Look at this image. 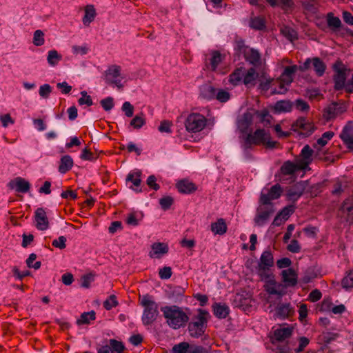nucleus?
<instances>
[{
  "label": "nucleus",
  "instance_id": "nucleus-37",
  "mask_svg": "<svg viewBox=\"0 0 353 353\" xmlns=\"http://www.w3.org/2000/svg\"><path fill=\"white\" fill-rule=\"evenodd\" d=\"M293 310L290 303L279 305L276 309L277 315L282 319L290 316Z\"/></svg>",
  "mask_w": 353,
  "mask_h": 353
},
{
  "label": "nucleus",
  "instance_id": "nucleus-21",
  "mask_svg": "<svg viewBox=\"0 0 353 353\" xmlns=\"http://www.w3.org/2000/svg\"><path fill=\"white\" fill-rule=\"evenodd\" d=\"M340 137L347 148L353 150V125L351 124L346 125L343 128Z\"/></svg>",
  "mask_w": 353,
  "mask_h": 353
},
{
  "label": "nucleus",
  "instance_id": "nucleus-32",
  "mask_svg": "<svg viewBox=\"0 0 353 353\" xmlns=\"http://www.w3.org/2000/svg\"><path fill=\"white\" fill-rule=\"evenodd\" d=\"M250 26L252 29L262 30L266 27L265 19L262 16H253L250 18Z\"/></svg>",
  "mask_w": 353,
  "mask_h": 353
},
{
  "label": "nucleus",
  "instance_id": "nucleus-23",
  "mask_svg": "<svg viewBox=\"0 0 353 353\" xmlns=\"http://www.w3.org/2000/svg\"><path fill=\"white\" fill-rule=\"evenodd\" d=\"M176 188L182 194H191L196 190V185L186 179L179 181L176 183Z\"/></svg>",
  "mask_w": 353,
  "mask_h": 353
},
{
  "label": "nucleus",
  "instance_id": "nucleus-40",
  "mask_svg": "<svg viewBox=\"0 0 353 353\" xmlns=\"http://www.w3.org/2000/svg\"><path fill=\"white\" fill-rule=\"evenodd\" d=\"M341 109V107L339 105L332 103L326 109L325 117L327 119H333L342 112Z\"/></svg>",
  "mask_w": 353,
  "mask_h": 353
},
{
  "label": "nucleus",
  "instance_id": "nucleus-56",
  "mask_svg": "<svg viewBox=\"0 0 353 353\" xmlns=\"http://www.w3.org/2000/svg\"><path fill=\"white\" fill-rule=\"evenodd\" d=\"M294 209L295 208L294 205H291L286 206L282 209L279 214L282 217L283 219H284V221H286L294 213Z\"/></svg>",
  "mask_w": 353,
  "mask_h": 353
},
{
  "label": "nucleus",
  "instance_id": "nucleus-60",
  "mask_svg": "<svg viewBox=\"0 0 353 353\" xmlns=\"http://www.w3.org/2000/svg\"><path fill=\"white\" fill-rule=\"evenodd\" d=\"M294 106L296 110L302 112H307L310 110L308 103L302 99H296L294 101Z\"/></svg>",
  "mask_w": 353,
  "mask_h": 353
},
{
  "label": "nucleus",
  "instance_id": "nucleus-18",
  "mask_svg": "<svg viewBox=\"0 0 353 353\" xmlns=\"http://www.w3.org/2000/svg\"><path fill=\"white\" fill-rule=\"evenodd\" d=\"M281 279L285 284V287H293L297 284V274L292 268L283 270L281 272Z\"/></svg>",
  "mask_w": 353,
  "mask_h": 353
},
{
  "label": "nucleus",
  "instance_id": "nucleus-8",
  "mask_svg": "<svg viewBox=\"0 0 353 353\" xmlns=\"http://www.w3.org/2000/svg\"><path fill=\"white\" fill-rule=\"evenodd\" d=\"M311 66L313 67V69L317 76L321 77L325 73L326 65L319 57L307 59L302 65H299V68L300 71L305 72L309 70Z\"/></svg>",
  "mask_w": 353,
  "mask_h": 353
},
{
  "label": "nucleus",
  "instance_id": "nucleus-2",
  "mask_svg": "<svg viewBox=\"0 0 353 353\" xmlns=\"http://www.w3.org/2000/svg\"><path fill=\"white\" fill-rule=\"evenodd\" d=\"M276 141L270 140V134L263 129H257L253 133H248L243 144L244 149L250 148L252 145H265L267 148H274L277 145Z\"/></svg>",
  "mask_w": 353,
  "mask_h": 353
},
{
  "label": "nucleus",
  "instance_id": "nucleus-17",
  "mask_svg": "<svg viewBox=\"0 0 353 353\" xmlns=\"http://www.w3.org/2000/svg\"><path fill=\"white\" fill-rule=\"evenodd\" d=\"M169 248L166 243L156 242L152 244L151 251L149 252L150 258L160 259L168 252Z\"/></svg>",
  "mask_w": 353,
  "mask_h": 353
},
{
  "label": "nucleus",
  "instance_id": "nucleus-33",
  "mask_svg": "<svg viewBox=\"0 0 353 353\" xmlns=\"http://www.w3.org/2000/svg\"><path fill=\"white\" fill-rule=\"evenodd\" d=\"M254 115L259 121L265 127H268L272 124V117L267 110L256 111Z\"/></svg>",
  "mask_w": 353,
  "mask_h": 353
},
{
  "label": "nucleus",
  "instance_id": "nucleus-61",
  "mask_svg": "<svg viewBox=\"0 0 353 353\" xmlns=\"http://www.w3.org/2000/svg\"><path fill=\"white\" fill-rule=\"evenodd\" d=\"M122 110L124 112L125 115L128 117H132L134 114V107L133 105L128 101H125L123 103L122 108Z\"/></svg>",
  "mask_w": 353,
  "mask_h": 353
},
{
  "label": "nucleus",
  "instance_id": "nucleus-63",
  "mask_svg": "<svg viewBox=\"0 0 353 353\" xmlns=\"http://www.w3.org/2000/svg\"><path fill=\"white\" fill-rule=\"evenodd\" d=\"M172 274V269L170 267H163L159 270V275L161 279H168Z\"/></svg>",
  "mask_w": 353,
  "mask_h": 353
},
{
  "label": "nucleus",
  "instance_id": "nucleus-9",
  "mask_svg": "<svg viewBox=\"0 0 353 353\" xmlns=\"http://www.w3.org/2000/svg\"><path fill=\"white\" fill-rule=\"evenodd\" d=\"M282 191L281 186L279 183L274 185L270 189L264 188L261 193L260 203L272 205L271 201L279 198Z\"/></svg>",
  "mask_w": 353,
  "mask_h": 353
},
{
  "label": "nucleus",
  "instance_id": "nucleus-7",
  "mask_svg": "<svg viewBox=\"0 0 353 353\" xmlns=\"http://www.w3.org/2000/svg\"><path fill=\"white\" fill-rule=\"evenodd\" d=\"M334 134L333 132L327 131L322 134L321 137L317 139L315 143L313 144V148L316 150L315 157L316 158L324 161H329L330 160V157L325 156L326 152L323 150V147L332 139Z\"/></svg>",
  "mask_w": 353,
  "mask_h": 353
},
{
  "label": "nucleus",
  "instance_id": "nucleus-51",
  "mask_svg": "<svg viewBox=\"0 0 353 353\" xmlns=\"http://www.w3.org/2000/svg\"><path fill=\"white\" fill-rule=\"evenodd\" d=\"M109 347H111V350L113 351V352H116L117 353H122L125 350L123 344L115 339L110 340Z\"/></svg>",
  "mask_w": 353,
  "mask_h": 353
},
{
  "label": "nucleus",
  "instance_id": "nucleus-39",
  "mask_svg": "<svg viewBox=\"0 0 353 353\" xmlns=\"http://www.w3.org/2000/svg\"><path fill=\"white\" fill-rule=\"evenodd\" d=\"M244 72L242 68L236 69L230 76H229V82L233 85H236L243 79Z\"/></svg>",
  "mask_w": 353,
  "mask_h": 353
},
{
  "label": "nucleus",
  "instance_id": "nucleus-55",
  "mask_svg": "<svg viewBox=\"0 0 353 353\" xmlns=\"http://www.w3.org/2000/svg\"><path fill=\"white\" fill-rule=\"evenodd\" d=\"M81 97L78 100V103L80 105H87L88 106H90L93 104L91 97L88 95L85 91H81Z\"/></svg>",
  "mask_w": 353,
  "mask_h": 353
},
{
  "label": "nucleus",
  "instance_id": "nucleus-12",
  "mask_svg": "<svg viewBox=\"0 0 353 353\" xmlns=\"http://www.w3.org/2000/svg\"><path fill=\"white\" fill-rule=\"evenodd\" d=\"M264 285L265 291L270 294L283 296L285 294L284 286L281 283H277L274 279L269 277Z\"/></svg>",
  "mask_w": 353,
  "mask_h": 353
},
{
  "label": "nucleus",
  "instance_id": "nucleus-29",
  "mask_svg": "<svg viewBox=\"0 0 353 353\" xmlns=\"http://www.w3.org/2000/svg\"><path fill=\"white\" fill-rule=\"evenodd\" d=\"M245 59L254 65L261 64V54L258 50L254 49H248L245 52Z\"/></svg>",
  "mask_w": 353,
  "mask_h": 353
},
{
  "label": "nucleus",
  "instance_id": "nucleus-59",
  "mask_svg": "<svg viewBox=\"0 0 353 353\" xmlns=\"http://www.w3.org/2000/svg\"><path fill=\"white\" fill-rule=\"evenodd\" d=\"M36 259L37 255L35 254L32 253L29 255V257L26 260V264L28 268H32L35 270H38L40 268L41 264L40 261H37L36 263H34V264H32V263L35 261Z\"/></svg>",
  "mask_w": 353,
  "mask_h": 353
},
{
  "label": "nucleus",
  "instance_id": "nucleus-58",
  "mask_svg": "<svg viewBox=\"0 0 353 353\" xmlns=\"http://www.w3.org/2000/svg\"><path fill=\"white\" fill-rule=\"evenodd\" d=\"M118 305V302L117 301V297L115 295H110L108 299H107L103 302V307L107 310H110L112 307H116Z\"/></svg>",
  "mask_w": 353,
  "mask_h": 353
},
{
  "label": "nucleus",
  "instance_id": "nucleus-27",
  "mask_svg": "<svg viewBox=\"0 0 353 353\" xmlns=\"http://www.w3.org/2000/svg\"><path fill=\"white\" fill-rule=\"evenodd\" d=\"M259 77V74L253 68H250L246 73L244 72L243 82L246 86H254Z\"/></svg>",
  "mask_w": 353,
  "mask_h": 353
},
{
  "label": "nucleus",
  "instance_id": "nucleus-38",
  "mask_svg": "<svg viewBox=\"0 0 353 353\" xmlns=\"http://www.w3.org/2000/svg\"><path fill=\"white\" fill-rule=\"evenodd\" d=\"M96 11L93 6L88 5L85 9V15L83 18L84 25L88 26L94 19Z\"/></svg>",
  "mask_w": 353,
  "mask_h": 353
},
{
  "label": "nucleus",
  "instance_id": "nucleus-15",
  "mask_svg": "<svg viewBox=\"0 0 353 353\" xmlns=\"http://www.w3.org/2000/svg\"><path fill=\"white\" fill-rule=\"evenodd\" d=\"M314 151L308 145H305L300 154L299 158L296 160L300 169L304 170L312 162V157Z\"/></svg>",
  "mask_w": 353,
  "mask_h": 353
},
{
  "label": "nucleus",
  "instance_id": "nucleus-19",
  "mask_svg": "<svg viewBox=\"0 0 353 353\" xmlns=\"http://www.w3.org/2000/svg\"><path fill=\"white\" fill-rule=\"evenodd\" d=\"M305 185L303 182H299L290 187L286 194L287 199L291 201H296L303 193Z\"/></svg>",
  "mask_w": 353,
  "mask_h": 353
},
{
  "label": "nucleus",
  "instance_id": "nucleus-1",
  "mask_svg": "<svg viewBox=\"0 0 353 353\" xmlns=\"http://www.w3.org/2000/svg\"><path fill=\"white\" fill-rule=\"evenodd\" d=\"M166 323L172 329L184 327L189 316L183 310L177 305L164 306L161 308Z\"/></svg>",
  "mask_w": 353,
  "mask_h": 353
},
{
  "label": "nucleus",
  "instance_id": "nucleus-28",
  "mask_svg": "<svg viewBox=\"0 0 353 353\" xmlns=\"http://www.w3.org/2000/svg\"><path fill=\"white\" fill-rule=\"evenodd\" d=\"M227 230L226 223L222 218L211 223V230L214 234L223 235L227 232Z\"/></svg>",
  "mask_w": 353,
  "mask_h": 353
},
{
  "label": "nucleus",
  "instance_id": "nucleus-20",
  "mask_svg": "<svg viewBox=\"0 0 353 353\" xmlns=\"http://www.w3.org/2000/svg\"><path fill=\"white\" fill-rule=\"evenodd\" d=\"M223 59L224 56L219 51L213 50L210 53V57L206 59L205 66L207 68L215 71Z\"/></svg>",
  "mask_w": 353,
  "mask_h": 353
},
{
  "label": "nucleus",
  "instance_id": "nucleus-25",
  "mask_svg": "<svg viewBox=\"0 0 353 353\" xmlns=\"http://www.w3.org/2000/svg\"><path fill=\"white\" fill-rule=\"evenodd\" d=\"M121 68L119 65H110L105 71V81L109 83L115 79H118L121 76Z\"/></svg>",
  "mask_w": 353,
  "mask_h": 353
},
{
  "label": "nucleus",
  "instance_id": "nucleus-4",
  "mask_svg": "<svg viewBox=\"0 0 353 353\" xmlns=\"http://www.w3.org/2000/svg\"><path fill=\"white\" fill-rule=\"evenodd\" d=\"M206 118L199 113H191L185 119V126L188 132H198L206 125Z\"/></svg>",
  "mask_w": 353,
  "mask_h": 353
},
{
  "label": "nucleus",
  "instance_id": "nucleus-35",
  "mask_svg": "<svg viewBox=\"0 0 353 353\" xmlns=\"http://www.w3.org/2000/svg\"><path fill=\"white\" fill-rule=\"evenodd\" d=\"M73 165V160L69 155H65L61 157L59 166V171L61 174H65L69 171Z\"/></svg>",
  "mask_w": 353,
  "mask_h": 353
},
{
  "label": "nucleus",
  "instance_id": "nucleus-41",
  "mask_svg": "<svg viewBox=\"0 0 353 353\" xmlns=\"http://www.w3.org/2000/svg\"><path fill=\"white\" fill-rule=\"evenodd\" d=\"M61 59L62 56L57 50H52L48 52L47 61L51 66L57 65Z\"/></svg>",
  "mask_w": 353,
  "mask_h": 353
},
{
  "label": "nucleus",
  "instance_id": "nucleus-48",
  "mask_svg": "<svg viewBox=\"0 0 353 353\" xmlns=\"http://www.w3.org/2000/svg\"><path fill=\"white\" fill-rule=\"evenodd\" d=\"M190 345L187 342H181L174 345L172 347L174 353H188Z\"/></svg>",
  "mask_w": 353,
  "mask_h": 353
},
{
  "label": "nucleus",
  "instance_id": "nucleus-16",
  "mask_svg": "<svg viewBox=\"0 0 353 353\" xmlns=\"http://www.w3.org/2000/svg\"><path fill=\"white\" fill-rule=\"evenodd\" d=\"M8 186L12 190L14 189L18 192L26 193L30 190V183L23 178L17 177L11 180Z\"/></svg>",
  "mask_w": 353,
  "mask_h": 353
},
{
  "label": "nucleus",
  "instance_id": "nucleus-24",
  "mask_svg": "<svg viewBox=\"0 0 353 353\" xmlns=\"http://www.w3.org/2000/svg\"><path fill=\"white\" fill-rule=\"evenodd\" d=\"M346 79V70L345 69H339L336 70L334 77V88L337 90L345 88V81Z\"/></svg>",
  "mask_w": 353,
  "mask_h": 353
},
{
  "label": "nucleus",
  "instance_id": "nucleus-62",
  "mask_svg": "<svg viewBox=\"0 0 353 353\" xmlns=\"http://www.w3.org/2000/svg\"><path fill=\"white\" fill-rule=\"evenodd\" d=\"M172 125V123L168 120H164L161 122L160 125L158 128V130L161 132H171V126Z\"/></svg>",
  "mask_w": 353,
  "mask_h": 353
},
{
  "label": "nucleus",
  "instance_id": "nucleus-26",
  "mask_svg": "<svg viewBox=\"0 0 353 353\" xmlns=\"http://www.w3.org/2000/svg\"><path fill=\"white\" fill-rule=\"evenodd\" d=\"M299 67L296 65L285 67L280 77L285 83H291L293 81L294 74L299 70Z\"/></svg>",
  "mask_w": 353,
  "mask_h": 353
},
{
  "label": "nucleus",
  "instance_id": "nucleus-49",
  "mask_svg": "<svg viewBox=\"0 0 353 353\" xmlns=\"http://www.w3.org/2000/svg\"><path fill=\"white\" fill-rule=\"evenodd\" d=\"M341 284L346 290L353 288V270L343 279Z\"/></svg>",
  "mask_w": 353,
  "mask_h": 353
},
{
  "label": "nucleus",
  "instance_id": "nucleus-43",
  "mask_svg": "<svg viewBox=\"0 0 353 353\" xmlns=\"http://www.w3.org/2000/svg\"><path fill=\"white\" fill-rule=\"evenodd\" d=\"M145 124L144 114L141 112L137 114L130 121V125L135 129H139Z\"/></svg>",
  "mask_w": 353,
  "mask_h": 353
},
{
  "label": "nucleus",
  "instance_id": "nucleus-53",
  "mask_svg": "<svg viewBox=\"0 0 353 353\" xmlns=\"http://www.w3.org/2000/svg\"><path fill=\"white\" fill-rule=\"evenodd\" d=\"M174 203V199L170 196H165L159 199V204L163 210H168Z\"/></svg>",
  "mask_w": 353,
  "mask_h": 353
},
{
  "label": "nucleus",
  "instance_id": "nucleus-36",
  "mask_svg": "<svg viewBox=\"0 0 353 353\" xmlns=\"http://www.w3.org/2000/svg\"><path fill=\"white\" fill-rule=\"evenodd\" d=\"M281 172L285 175H289L294 174L296 170H301L299 166V163L296 161V163L290 161H285L281 168Z\"/></svg>",
  "mask_w": 353,
  "mask_h": 353
},
{
  "label": "nucleus",
  "instance_id": "nucleus-11",
  "mask_svg": "<svg viewBox=\"0 0 353 353\" xmlns=\"http://www.w3.org/2000/svg\"><path fill=\"white\" fill-rule=\"evenodd\" d=\"M314 125L305 118L298 119L292 125V130L305 137L310 136L314 131Z\"/></svg>",
  "mask_w": 353,
  "mask_h": 353
},
{
  "label": "nucleus",
  "instance_id": "nucleus-6",
  "mask_svg": "<svg viewBox=\"0 0 353 353\" xmlns=\"http://www.w3.org/2000/svg\"><path fill=\"white\" fill-rule=\"evenodd\" d=\"M273 264L274 258L272 252L270 250L264 251L260 257V261L257 268L258 274L262 280L269 277L268 271Z\"/></svg>",
  "mask_w": 353,
  "mask_h": 353
},
{
  "label": "nucleus",
  "instance_id": "nucleus-44",
  "mask_svg": "<svg viewBox=\"0 0 353 353\" xmlns=\"http://www.w3.org/2000/svg\"><path fill=\"white\" fill-rule=\"evenodd\" d=\"M95 319V312L90 311L88 312L83 313L80 318L77 320V323L78 325L89 324L90 321Z\"/></svg>",
  "mask_w": 353,
  "mask_h": 353
},
{
  "label": "nucleus",
  "instance_id": "nucleus-13",
  "mask_svg": "<svg viewBox=\"0 0 353 353\" xmlns=\"http://www.w3.org/2000/svg\"><path fill=\"white\" fill-rule=\"evenodd\" d=\"M35 226L39 230H46L49 228V221L43 208H37L34 213Z\"/></svg>",
  "mask_w": 353,
  "mask_h": 353
},
{
  "label": "nucleus",
  "instance_id": "nucleus-5",
  "mask_svg": "<svg viewBox=\"0 0 353 353\" xmlns=\"http://www.w3.org/2000/svg\"><path fill=\"white\" fill-rule=\"evenodd\" d=\"M207 314L208 312L200 310L195 321L189 323L188 330L191 336L197 338L204 333V325L207 322L205 316Z\"/></svg>",
  "mask_w": 353,
  "mask_h": 353
},
{
  "label": "nucleus",
  "instance_id": "nucleus-54",
  "mask_svg": "<svg viewBox=\"0 0 353 353\" xmlns=\"http://www.w3.org/2000/svg\"><path fill=\"white\" fill-rule=\"evenodd\" d=\"M281 32L283 36L291 41L296 39L297 38L296 32L289 27H284L281 28Z\"/></svg>",
  "mask_w": 353,
  "mask_h": 353
},
{
  "label": "nucleus",
  "instance_id": "nucleus-3",
  "mask_svg": "<svg viewBox=\"0 0 353 353\" xmlns=\"http://www.w3.org/2000/svg\"><path fill=\"white\" fill-rule=\"evenodd\" d=\"M141 305L143 307L142 321L145 325L152 324L159 315L158 305L153 298L145 294L139 299Z\"/></svg>",
  "mask_w": 353,
  "mask_h": 353
},
{
  "label": "nucleus",
  "instance_id": "nucleus-22",
  "mask_svg": "<svg viewBox=\"0 0 353 353\" xmlns=\"http://www.w3.org/2000/svg\"><path fill=\"white\" fill-rule=\"evenodd\" d=\"M253 114L250 112H245L237 121V125L239 130L242 132L248 131L252 123Z\"/></svg>",
  "mask_w": 353,
  "mask_h": 353
},
{
  "label": "nucleus",
  "instance_id": "nucleus-30",
  "mask_svg": "<svg viewBox=\"0 0 353 353\" xmlns=\"http://www.w3.org/2000/svg\"><path fill=\"white\" fill-rule=\"evenodd\" d=\"M292 332V329L290 327H283L276 329L274 333V339L277 341H283L288 339Z\"/></svg>",
  "mask_w": 353,
  "mask_h": 353
},
{
  "label": "nucleus",
  "instance_id": "nucleus-42",
  "mask_svg": "<svg viewBox=\"0 0 353 353\" xmlns=\"http://www.w3.org/2000/svg\"><path fill=\"white\" fill-rule=\"evenodd\" d=\"M327 23L328 26L333 30H336L341 26V21L339 17H334L332 12L327 14Z\"/></svg>",
  "mask_w": 353,
  "mask_h": 353
},
{
  "label": "nucleus",
  "instance_id": "nucleus-10",
  "mask_svg": "<svg viewBox=\"0 0 353 353\" xmlns=\"http://www.w3.org/2000/svg\"><path fill=\"white\" fill-rule=\"evenodd\" d=\"M274 212V210L272 205L261 203L256 210V214L254 218L255 223L259 226L263 225Z\"/></svg>",
  "mask_w": 353,
  "mask_h": 353
},
{
  "label": "nucleus",
  "instance_id": "nucleus-52",
  "mask_svg": "<svg viewBox=\"0 0 353 353\" xmlns=\"http://www.w3.org/2000/svg\"><path fill=\"white\" fill-rule=\"evenodd\" d=\"M94 274L89 273L83 275L81 277V286L84 288H88L90 286V283L94 281Z\"/></svg>",
  "mask_w": 353,
  "mask_h": 353
},
{
  "label": "nucleus",
  "instance_id": "nucleus-57",
  "mask_svg": "<svg viewBox=\"0 0 353 353\" xmlns=\"http://www.w3.org/2000/svg\"><path fill=\"white\" fill-rule=\"evenodd\" d=\"M100 103L105 111H110L114 105V99L112 97L101 100Z\"/></svg>",
  "mask_w": 353,
  "mask_h": 353
},
{
  "label": "nucleus",
  "instance_id": "nucleus-45",
  "mask_svg": "<svg viewBox=\"0 0 353 353\" xmlns=\"http://www.w3.org/2000/svg\"><path fill=\"white\" fill-rule=\"evenodd\" d=\"M274 84H277L279 88H275L272 92V94H284L288 90L287 86L290 85L291 83H285L282 78L280 77L275 81Z\"/></svg>",
  "mask_w": 353,
  "mask_h": 353
},
{
  "label": "nucleus",
  "instance_id": "nucleus-34",
  "mask_svg": "<svg viewBox=\"0 0 353 353\" xmlns=\"http://www.w3.org/2000/svg\"><path fill=\"white\" fill-rule=\"evenodd\" d=\"M200 96L205 99H211L215 97V89L210 84L206 83L199 88Z\"/></svg>",
  "mask_w": 353,
  "mask_h": 353
},
{
  "label": "nucleus",
  "instance_id": "nucleus-50",
  "mask_svg": "<svg viewBox=\"0 0 353 353\" xmlns=\"http://www.w3.org/2000/svg\"><path fill=\"white\" fill-rule=\"evenodd\" d=\"M45 42L44 33L41 30H37L34 32L33 43L36 46H41Z\"/></svg>",
  "mask_w": 353,
  "mask_h": 353
},
{
  "label": "nucleus",
  "instance_id": "nucleus-46",
  "mask_svg": "<svg viewBox=\"0 0 353 353\" xmlns=\"http://www.w3.org/2000/svg\"><path fill=\"white\" fill-rule=\"evenodd\" d=\"M126 181L132 183V184L134 186L139 187L141 182V172H130L127 176Z\"/></svg>",
  "mask_w": 353,
  "mask_h": 353
},
{
  "label": "nucleus",
  "instance_id": "nucleus-14",
  "mask_svg": "<svg viewBox=\"0 0 353 353\" xmlns=\"http://www.w3.org/2000/svg\"><path fill=\"white\" fill-rule=\"evenodd\" d=\"M341 216H343L350 224L353 223V196L347 198L343 201L340 209Z\"/></svg>",
  "mask_w": 353,
  "mask_h": 353
},
{
  "label": "nucleus",
  "instance_id": "nucleus-47",
  "mask_svg": "<svg viewBox=\"0 0 353 353\" xmlns=\"http://www.w3.org/2000/svg\"><path fill=\"white\" fill-rule=\"evenodd\" d=\"M293 105L288 101H281L276 103V109L279 112H290Z\"/></svg>",
  "mask_w": 353,
  "mask_h": 353
},
{
  "label": "nucleus",
  "instance_id": "nucleus-31",
  "mask_svg": "<svg viewBox=\"0 0 353 353\" xmlns=\"http://www.w3.org/2000/svg\"><path fill=\"white\" fill-rule=\"evenodd\" d=\"M212 308L214 314L219 319H225L229 314L230 309L225 304L214 303Z\"/></svg>",
  "mask_w": 353,
  "mask_h": 353
},
{
  "label": "nucleus",
  "instance_id": "nucleus-64",
  "mask_svg": "<svg viewBox=\"0 0 353 353\" xmlns=\"http://www.w3.org/2000/svg\"><path fill=\"white\" fill-rule=\"evenodd\" d=\"M52 92V88L49 84H44L39 88V95L43 98H48Z\"/></svg>",
  "mask_w": 353,
  "mask_h": 353
}]
</instances>
